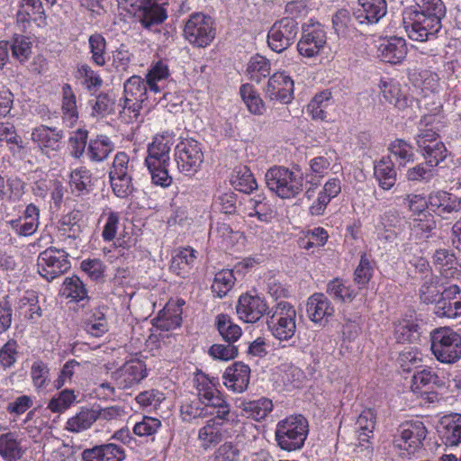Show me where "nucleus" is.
Wrapping results in <instances>:
<instances>
[{
  "mask_svg": "<svg viewBox=\"0 0 461 461\" xmlns=\"http://www.w3.org/2000/svg\"><path fill=\"white\" fill-rule=\"evenodd\" d=\"M327 294L339 302H351L357 295L356 291L339 278H334L329 282Z\"/></svg>",
  "mask_w": 461,
  "mask_h": 461,
  "instance_id": "nucleus-45",
  "label": "nucleus"
},
{
  "mask_svg": "<svg viewBox=\"0 0 461 461\" xmlns=\"http://www.w3.org/2000/svg\"><path fill=\"white\" fill-rule=\"evenodd\" d=\"M430 348L436 359L443 364H454L461 358V336L449 328L430 332Z\"/></svg>",
  "mask_w": 461,
  "mask_h": 461,
  "instance_id": "nucleus-5",
  "label": "nucleus"
},
{
  "mask_svg": "<svg viewBox=\"0 0 461 461\" xmlns=\"http://www.w3.org/2000/svg\"><path fill=\"white\" fill-rule=\"evenodd\" d=\"M174 144L175 138L168 132L155 136L148 147V156L145 159L147 167L169 165V153Z\"/></svg>",
  "mask_w": 461,
  "mask_h": 461,
  "instance_id": "nucleus-18",
  "label": "nucleus"
},
{
  "mask_svg": "<svg viewBox=\"0 0 461 461\" xmlns=\"http://www.w3.org/2000/svg\"><path fill=\"white\" fill-rule=\"evenodd\" d=\"M76 395L73 390L65 389L54 396L48 403V408L52 412H63L75 402Z\"/></svg>",
  "mask_w": 461,
  "mask_h": 461,
  "instance_id": "nucleus-58",
  "label": "nucleus"
},
{
  "mask_svg": "<svg viewBox=\"0 0 461 461\" xmlns=\"http://www.w3.org/2000/svg\"><path fill=\"white\" fill-rule=\"evenodd\" d=\"M268 189L282 199H290L303 191V178L285 167H273L265 175Z\"/></svg>",
  "mask_w": 461,
  "mask_h": 461,
  "instance_id": "nucleus-2",
  "label": "nucleus"
},
{
  "mask_svg": "<svg viewBox=\"0 0 461 461\" xmlns=\"http://www.w3.org/2000/svg\"><path fill=\"white\" fill-rule=\"evenodd\" d=\"M87 138L88 131L83 129H77L69 137L70 155L74 158H80L85 153Z\"/></svg>",
  "mask_w": 461,
  "mask_h": 461,
  "instance_id": "nucleus-59",
  "label": "nucleus"
},
{
  "mask_svg": "<svg viewBox=\"0 0 461 461\" xmlns=\"http://www.w3.org/2000/svg\"><path fill=\"white\" fill-rule=\"evenodd\" d=\"M374 174L379 185L384 189H391L396 182V171L390 158H383L375 165Z\"/></svg>",
  "mask_w": 461,
  "mask_h": 461,
  "instance_id": "nucleus-33",
  "label": "nucleus"
},
{
  "mask_svg": "<svg viewBox=\"0 0 461 461\" xmlns=\"http://www.w3.org/2000/svg\"><path fill=\"white\" fill-rule=\"evenodd\" d=\"M24 453L23 438L19 432L8 430L0 434V456L5 461H18Z\"/></svg>",
  "mask_w": 461,
  "mask_h": 461,
  "instance_id": "nucleus-24",
  "label": "nucleus"
},
{
  "mask_svg": "<svg viewBox=\"0 0 461 461\" xmlns=\"http://www.w3.org/2000/svg\"><path fill=\"white\" fill-rule=\"evenodd\" d=\"M419 327L412 321L402 320L394 328V338L399 343L413 342L419 338Z\"/></svg>",
  "mask_w": 461,
  "mask_h": 461,
  "instance_id": "nucleus-50",
  "label": "nucleus"
},
{
  "mask_svg": "<svg viewBox=\"0 0 461 461\" xmlns=\"http://www.w3.org/2000/svg\"><path fill=\"white\" fill-rule=\"evenodd\" d=\"M59 231L62 235L71 239H77L81 233V226L78 223L77 212H70L64 215L59 221Z\"/></svg>",
  "mask_w": 461,
  "mask_h": 461,
  "instance_id": "nucleus-57",
  "label": "nucleus"
},
{
  "mask_svg": "<svg viewBox=\"0 0 461 461\" xmlns=\"http://www.w3.org/2000/svg\"><path fill=\"white\" fill-rule=\"evenodd\" d=\"M64 131L56 127L39 125L32 130L31 140L38 147L41 154L50 157L61 149Z\"/></svg>",
  "mask_w": 461,
  "mask_h": 461,
  "instance_id": "nucleus-15",
  "label": "nucleus"
},
{
  "mask_svg": "<svg viewBox=\"0 0 461 461\" xmlns=\"http://www.w3.org/2000/svg\"><path fill=\"white\" fill-rule=\"evenodd\" d=\"M147 86L139 76H132L124 83V101L120 115L127 122L139 117L142 104L147 99Z\"/></svg>",
  "mask_w": 461,
  "mask_h": 461,
  "instance_id": "nucleus-7",
  "label": "nucleus"
},
{
  "mask_svg": "<svg viewBox=\"0 0 461 461\" xmlns=\"http://www.w3.org/2000/svg\"><path fill=\"white\" fill-rule=\"evenodd\" d=\"M327 41L326 32L320 23L305 24L297 43L300 55L313 58L324 49Z\"/></svg>",
  "mask_w": 461,
  "mask_h": 461,
  "instance_id": "nucleus-14",
  "label": "nucleus"
},
{
  "mask_svg": "<svg viewBox=\"0 0 461 461\" xmlns=\"http://www.w3.org/2000/svg\"><path fill=\"white\" fill-rule=\"evenodd\" d=\"M134 162L125 152H118L109 171V178L113 194L119 198H126L134 191L132 176Z\"/></svg>",
  "mask_w": 461,
  "mask_h": 461,
  "instance_id": "nucleus-6",
  "label": "nucleus"
},
{
  "mask_svg": "<svg viewBox=\"0 0 461 461\" xmlns=\"http://www.w3.org/2000/svg\"><path fill=\"white\" fill-rule=\"evenodd\" d=\"M113 150V144L110 138L105 135H98L95 140H91L87 147V155L90 160L100 162L104 161Z\"/></svg>",
  "mask_w": 461,
  "mask_h": 461,
  "instance_id": "nucleus-36",
  "label": "nucleus"
},
{
  "mask_svg": "<svg viewBox=\"0 0 461 461\" xmlns=\"http://www.w3.org/2000/svg\"><path fill=\"white\" fill-rule=\"evenodd\" d=\"M373 268L370 260L366 255H362L359 264L354 272V281L359 285V288L365 286L371 279Z\"/></svg>",
  "mask_w": 461,
  "mask_h": 461,
  "instance_id": "nucleus-63",
  "label": "nucleus"
},
{
  "mask_svg": "<svg viewBox=\"0 0 461 461\" xmlns=\"http://www.w3.org/2000/svg\"><path fill=\"white\" fill-rule=\"evenodd\" d=\"M62 110L66 117L72 121L77 119V111L76 104V96L71 86L65 84L62 87Z\"/></svg>",
  "mask_w": 461,
  "mask_h": 461,
  "instance_id": "nucleus-61",
  "label": "nucleus"
},
{
  "mask_svg": "<svg viewBox=\"0 0 461 461\" xmlns=\"http://www.w3.org/2000/svg\"><path fill=\"white\" fill-rule=\"evenodd\" d=\"M298 30V23L291 17H285L275 23L267 35L269 47L277 53L285 50L294 43Z\"/></svg>",
  "mask_w": 461,
  "mask_h": 461,
  "instance_id": "nucleus-13",
  "label": "nucleus"
},
{
  "mask_svg": "<svg viewBox=\"0 0 461 461\" xmlns=\"http://www.w3.org/2000/svg\"><path fill=\"white\" fill-rule=\"evenodd\" d=\"M214 411L212 406H207L197 397L183 402L180 407L182 419L185 421L213 415Z\"/></svg>",
  "mask_w": 461,
  "mask_h": 461,
  "instance_id": "nucleus-34",
  "label": "nucleus"
},
{
  "mask_svg": "<svg viewBox=\"0 0 461 461\" xmlns=\"http://www.w3.org/2000/svg\"><path fill=\"white\" fill-rule=\"evenodd\" d=\"M216 327L220 335L229 344L236 342L242 334L240 327L235 324L226 314L217 316Z\"/></svg>",
  "mask_w": 461,
  "mask_h": 461,
  "instance_id": "nucleus-39",
  "label": "nucleus"
},
{
  "mask_svg": "<svg viewBox=\"0 0 461 461\" xmlns=\"http://www.w3.org/2000/svg\"><path fill=\"white\" fill-rule=\"evenodd\" d=\"M379 86L384 98L399 110H404L412 105L414 99L402 95L398 83L393 80H381Z\"/></svg>",
  "mask_w": 461,
  "mask_h": 461,
  "instance_id": "nucleus-28",
  "label": "nucleus"
},
{
  "mask_svg": "<svg viewBox=\"0 0 461 461\" xmlns=\"http://www.w3.org/2000/svg\"><path fill=\"white\" fill-rule=\"evenodd\" d=\"M333 312L334 309L325 294H314L308 299L307 313L312 321L320 322Z\"/></svg>",
  "mask_w": 461,
  "mask_h": 461,
  "instance_id": "nucleus-29",
  "label": "nucleus"
},
{
  "mask_svg": "<svg viewBox=\"0 0 461 461\" xmlns=\"http://www.w3.org/2000/svg\"><path fill=\"white\" fill-rule=\"evenodd\" d=\"M95 420H97L95 410L82 409L75 416L68 419L66 429L71 432L78 433L89 429Z\"/></svg>",
  "mask_w": 461,
  "mask_h": 461,
  "instance_id": "nucleus-40",
  "label": "nucleus"
},
{
  "mask_svg": "<svg viewBox=\"0 0 461 461\" xmlns=\"http://www.w3.org/2000/svg\"><path fill=\"white\" fill-rule=\"evenodd\" d=\"M230 181L236 190L246 194L251 193L258 187V184L253 174L246 166L235 167Z\"/></svg>",
  "mask_w": 461,
  "mask_h": 461,
  "instance_id": "nucleus-32",
  "label": "nucleus"
},
{
  "mask_svg": "<svg viewBox=\"0 0 461 461\" xmlns=\"http://www.w3.org/2000/svg\"><path fill=\"white\" fill-rule=\"evenodd\" d=\"M238 346L234 344H213L209 348V355L214 359L228 361L238 356Z\"/></svg>",
  "mask_w": 461,
  "mask_h": 461,
  "instance_id": "nucleus-64",
  "label": "nucleus"
},
{
  "mask_svg": "<svg viewBox=\"0 0 461 461\" xmlns=\"http://www.w3.org/2000/svg\"><path fill=\"white\" fill-rule=\"evenodd\" d=\"M380 51L384 61L399 63L407 53L405 41L402 38H393L380 45Z\"/></svg>",
  "mask_w": 461,
  "mask_h": 461,
  "instance_id": "nucleus-35",
  "label": "nucleus"
},
{
  "mask_svg": "<svg viewBox=\"0 0 461 461\" xmlns=\"http://www.w3.org/2000/svg\"><path fill=\"white\" fill-rule=\"evenodd\" d=\"M430 117L424 116L420 125L425 123V128H420L415 140L418 149L426 148L427 145H432L434 142H441L438 140V134L432 128H427L430 123Z\"/></svg>",
  "mask_w": 461,
  "mask_h": 461,
  "instance_id": "nucleus-60",
  "label": "nucleus"
},
{
  "mask_svg": "<svg viewBox=\"0 0 461 461\" xmlns=\"http://www.w3.org/2000/svg\"><path fill=\"white\" fill-rule=\"evenodd\" d=\"M271 65L268 59L260 55L252 57L247 66V74L250 80L259 83L270 74Z\"/></svg>",
  "mask_w": 461,
  "mask_h": 461,
  "instance_id": "nucleus-43",
  "label": "nucleus"
},
{
  "mask_svg": "<svg viewBox=\"0 0 461 461\" xmlns=\"http://www.w3.org/2000/svg\"><path fill=\"white\" fill-rule=\"evenodd\" d=\"M445 15L442 0H415V4L402 13L403 27L411 40L426 41L438 32Z\"/></svg>",
  "mask_w": 461,
  "mask_h": 461,
  "instance_id": "nucleus-1",
  "label": "nucleus"
},
{
  "mask_svg": "<svg viewBox=\"0 0 461 461\" xmlns=\"http://www.w3.org/2000/svg\"><path fill=\"white\" fill-rule=\"evenodd\" d=\"M249 374L250 368L248 365L235 362L223 375L224 384L235 393H242L248 388Z\"/></svg>",
  "mask_w": 461,
  "mask_h": 461,
  "instance_id": "nucleus-26",
  "label": "nucleus"
},
{
  "mask_svg": "<svg viewBox=\"0 0 461 461\" xmlns=\"http://www.w3.org/2000/svg\"><path fill=\"white\" fill-rule=\"evenodd\" d=\"M194 384L197 391V398L207 406H212L216 411L218 418L228 419L230 417V405L216 388L213 379L198 372L194 375Z\"/></svg>",
  "mask_w": 461,
  "mask_h": 461,
  "instance_id": "nucleus-8",
  "label": "nucleus"
},
{
  "mask_svg": "<svg viewBox=\"0 0 461 461\" xmlns=\"http://www.w3.org/2000/svg\"><path fill=\"white\" fill-rule=\"evenodd\" d=\"M168 76L167 66L162 61H158L151 67L146 76V83L149 90L155 94L160 93Z\"/></svg>",
  "mask_w": 461,
  "mask_h": 461,
  "instance_id": "nucleus-38",
  "label": "nucleus"
},
{
  "mask_svg": "<svg viewBox=\"0 0 461 461\" xmlns=\"http://www.w3.org/2000/svg\"><path fill=\"white\" fill-rule=\"evenodd\" d=\"M210 234L212 238L220 240L226 247L233 245L235 240L240 237L239 231H233L225 222H217L215 226H212Z\"/></svg>",
  "mask_w": 461,
  "mask_h": 461,
  "instance_id": "nucleus-56",
  "label": "nucleus"
},
{
  "mask_svg": "<svg viewBox=\"0 0 461 461\" xmlns=\"http://www.w3.org/2000/svg\"><path fill=\"white\" fill-rule=\"evenodd\" d=\"M124 449L113 443L95 446L82 452L83 461H123Z\"/></svg>",
  "mask_w": 461,
  "mask_h": 461,
  "instance_id": "nucleus-25",
  "label": "nucleus"
},
{
  "mask_svg": "<svg viewBox=\"0 0 461 461\" xmlns=\"http://www.w3.org/2000/svg\"><path fill=\"white\" fill-rule=\"evenodd\" d=\"M336 158L333 150L327 151L325 155L317 156L310 160L311 176L318 178L323 177L328 174L331 163Z\"/></svg>",
  "mask_w": 461,
  "mask_h": 461,
  "instance_id": "nucleus-51",
  "label": "nucleus"
},
{
  "mask_svg": "<svg viewBox=\"0 0 461 461\" xmlns=\"http://www.w3.org/2000/svg\"><path fill=\"white\" fill-rule=\"evenodd\" d=\"M440 382L438 375L430 368H424L416 372L411 380V390L413 393L420 394H427L429 390L433 389L434 385Z\"/></svg>",
  "mask_w": 461,
  "mask_h": 461,
  "instance_id": "nucleus-31",
  "label": "nucleus"
},
{
  "mask_svg": "<svg viewBox=\"0 0 461 461\" xmlns=\"http://www.w3.org/2000/svg\"><path fill=\"white\" fill-rule=\"evenodd\" d=\"M434 167H427L426 164H418L406 172V178L411 182H429L434 177Z\"/></svg>",
  "mask_w": 461,
  "mask_h": 461,
  "instance_id": "nucleus-62",
  "label": "nucleus"
},
{
  "mask_svg": "<svg viewBox=\"0 0 461 461\" xmlns=\"http://www.w3.org/2000/svg\"><path fill=\"white\" fill-rule=\"evenodd\" d=\"M387 12L385 0H358V7L353 14L360 24L377 23Z\"/></svg>",
  "mask_w": 461,
  "mask_h": 461,
  "instance_id": "nucleus-23",
  "label": "nucleus"
},
{
  "mask_svg": "<svg viewBox=\"0 0 461 461\" xmlns=\"http://www.w3.org/2000/svg\"><path fill=\"white\" fill-rule=\"evenodd\" d=\"M267 325L271 334L280 341L294 338L296 331V311L285 301L277 303L268 312Z\"/></svg>",
  "mask_w": 461,
  "mask_h": 461,
  "instance_id": "nucleus-3",
  "label": "nucleus"
},
{
  "mask_svg": "<svg viewBox=\"0 0 461 461\" xmlns=\"http://www.w3.org/2000/svg\"><path fill=\"white\" fill-rule=\"evenodd\" d=\"M240 94L251 113L261 115L265 113L266 108L264 102L251 85H242L240 89Z\"/></svg>",
  "mask_w": 461,
  "mask_h": 461,
  "instance_id": "nucleus-42",
  "label": "nucleus"
},
{
  "mask_svg": "<svg viewBox=\"0 0 461 461\" xmlns=\"http://www.w3.org/2000/svg\"><path fill=\"white\" fill-rule=\"evenodd\" d=\"M294 81L282 72L275 73L268 80L265 89L266 97L271 101L288 104L293 99Z\"/></svg>",
  "mask_w": 461,
  "mask_h": 461,
  "instance_id": "nucleus-21",
  "label": "nucleus"
},
{
  "mask_svg": "<svg viewBox=\"0 0 461 461\" xmlns=\"http://www.w3.org/2000/svg\"><path fill=\"white\" fill-rule=\"evenodd\" d=\"M37 266L39 274L50 282L67 272L70 262L64 250L49 248L40 253Z\"/></svg>",
  "mask_w": 461,
  "mask_h": 461,
  "instance_id": "nucleus-12",
  "label": "nucleus"
},
{
  "mask_svg": "<svg viewBox=\"0 0 461 461\" xmlns=\"http://www.w3.org/2000/svg\"><path fill=\"white\" fill-rule=\"evenodd\" d=\"M19 309L23 311L24 317L36 321L41 316V310L38 304V297L33 292H27L19 301Z\"/></svg>",
  "mask_w": 461,
  "mask_h": 461,
  "instance_id": "nucleus-52",
  "label": "nucleus"
},
{
  "mask_svg": "<svg viewBox=\"0 0 461 461\" xmlns=\"http://www.w3.org/2000/svg\"><path fill=\"white\" fill-rule=\"evenodd\" d=\"M184 34L194 46H207L215 36L212 18L201 13L193 14L185 23Z\"/></svg>",
  "mask_w": 461,
  "mask_h": 461,
  "instance_id": "nucleus-11",
  "label": "nucleus"
},
{
  "mask_svg": "<svg viewBox=\"0 0 461 461\" xmlns=\"http://www.w3.org/2000/svg\"><path fill=\"white\" fill-rule=\"evenodd\" d=\"M236 311L240 320L254 323L267 312V305L259 296L246 294L240 296Z\"/></svg>",
  "mask_w": 461,
  "mask_h": 461,
  "instance_id": "nucleus-22",
  "label": "nucleus"
},
{
  "mask_svg": "<svg viewBox=\"0 0 461 461\" xmlns=\"http://www.w3.org/2000/svg\"><path fill=\"white\" fill-rule=\"evenodd\" d=\"M167 0H141L138 10V18L141 25L151 29L161 24L167 17Z\"/></svg>",
  "mask_w": 461,
  "mask_h": 461,
  "instance_id": "nucleus-19",
  "label": "nucleus"
},
{
  "mask_svg": "<svg viewBox=\"0 0 461 461\" xmlns=\"http://www.w3.org/2000/svg\"><path fill=\"white\" fill-rule=\"evenodd\" d=\"M429 207L443 219L461 212V199L447 191H435L428 196Z\"/></svg>",
  "mask_w": 461,
  "mask_h": 461,
  "instance_id": "nucleus-20",
  "label": "nucleus"
},
{
  "mask_svg": "<svg viewBox=\"0 0 461 461\" xmlns=\"http://www.w3.org/2000/svg\"><path fill=\"white\" fill-rule=\"evenodd\" d=\"M9 47L12 50V56L20 62L28 60L32 54V42L23 35L14 37Z\"/></svg>",
  "mask_w": 461,
  "mask_h": 461,
  "instance_id": "nucleus-53",
  "label": "nucleus"
},
{
  "mask_svg": "<svg viewBox=\"0 0 461 461\" xmlns=\"http://www.w3.org/2000/svg\"><path fill=\"white\" fill-rule=\"evenodd\" d=\"M275 434L277 445L282 449H300L308 434V422L302 415L287 417L277 423Z\"/></svg>",
  "mask_w": 461,
  "mask_h": 461,
  "instance_id": "nucleus-4",
  "label": "nucleus"
},
{
  "mask_svg": "<svg viewBox=\"0 0 461 461\" xmlns=\"http://www.w3.org/2000/svg\"><path fill=\"white\" fill-rule=\"evenodd\" d=\"M63 294L76 301L86 297L87 292L83 282L77 276L67 277L63 283Z\"/></svg>",
  "mask_w": 461,
  "mask_h": 461,
  "instance_id": "nucleus-54",
  "label": "nucleus"
},
{
  "mask_svg": "<svg viewBox=\"0 0 461 461\" xmlns=\"http://www.w3.org/2000/svg\"><path fill=\"white\" fill-rule=\"evenodd\" d=\"M92 173L86 167H79L70 173L69 185L72 192L78 194L87 192V187L91 185Z\"/></svg>",
  "mask_w": 461,
  "mask_h": 461,
  "instance_id": "nucleus-49",
  "label": "nucleus"
},
{
  "mask_svg": "<svg viewBox=\"0 0 461 461\" xmlns=\"http://www.w3.org/2000/svg\"><path fill=\"white\" fill-rule=\"evenodd\" d=\"M147 376L146 365L138 358L126 361L112 373V378L119 389H130L139 384Z\"/></svg>",
  "mask_w": 461,
  "mask_h": 461,
  "instance_id": "nucleus-16",
  "label": "nucleus"
},
{
  "mask_svg": "<svg viewBox=\"0 0 461 461\" xmlns=\"http://www.w3.org/2000/svg\"><path fill=\"white\" fill-rule=\"evenodd\" d=\"M213 415L214 417L208 420L206 424L200 429L198 433V438L202 442V446L204 447L216 445L221 440L222 434L221 432V426L223 424V421L229 420V418H218L216 411Z\"/></svg>",
  "mask_w": 461,
  "mask_h": 461,
  "instance_id": "nucleus-30",
  "label": "nucleus"
},
{
  "mask_svg": "<svg viewBox=\"0 0 461 461\" xmlns=\"http://www.w3.org/2000/svg\"><path fill=\"white\" fill-rule=\"evenodd\" d=\"M332 105L331 93L323 91L316 95L307 106L312 119L324 121Z\"/></svg>",
  "mask_w": 461,
  "mask_h": 461,
  "instance_id": "nucleus-37",
  "label": "nucleus"
},
{
  "mask_svg": "<svg viewBox=\"0 0 461 461\" xmlns=\"http://www.w3.org/2000/svg\"><path fill=\"white\" fill-rule=\"evenodd\" d=\"M435 313L448 319L461 316V288L458 285H451L441 292L435 305Z\"/></svg>",
  "mask_w": 461,
  "mask_h": 461,
  "instance_id": "nucleus-17",
  "label": "nucleus"
},
{
  "mask_svg": "<svg viewBox=\"0 0 461 461\" xmlns=\"http://www.w3.org/2000/svg\"><path fill=\"white\" fill-rule=\"evenodd\" d=\"M375 427V414L371 409L363 411L356 422V429L359 432L358 439L367 442Z\"/></svg>",
  "mask_w": 461,
  "mask_h": 461,
  "instance_id": "nucleus-47",
  "label": "nucleus"
},
{
  "mask_svg": "<svg viewBox=\"0 0 461 461\" xmlns=\"http://www.w3.org/2000/svg\"><path fill=\"white\" fill-rule=\"evenodd\" d=\"M392 154L396 158L400 166L414 160L412 147L402 139H397L390 145Z\"/></svg>",
  "mask_w": 461,
  "mask_h": 461,
  "instance_id": "nucleus-55",
  "label": "nucleus"
},
{
  "mask_svg": "<svg viewBox=\"0 0 461 461\" xmlns=\"http://www.w3.org/2000/svg\"><path fill=\"white\" fill-rule=\"evenodd\" d=\"M442 442L447 447H456L461 443V415L445 417L438 430Z\"/></svg>",
  "mask_w": 461,
  "mask_h": 461,
  "instance_id": "nucleus-27",
  "label": "nucleus"
},
{
  "mask_svg": "<svg viewBox=\"0 0 461 461\" xmlns=\"http://www.w3.org/2000/svg\"><path fill=\"white\" fill-rule=\"evenodd\" d=\"M428 431L420 420H409L401 424L394 436L393 445L408 455H413L423 447Z\"/></svg>",
  "mask_w": 461,
  "mask_h": 461,
  "instance_id": "nucleus-9",
  "label": "nucleus"
},
{
  "mask_svg": "<svg viewBox=\"0 0 461 461\" xmlns=\"http://www.w3.org/2000/svg\"><path fill=\"white\" fill-rule=\"evenodd\" d=\"M429 167H436L447 157V149L443 142H434L426 148L418 149Z\"/></svg>",
  "mask_w": 461,
  "mask_h": 461,
  "instance_id": "nucleus-44",
  "label": "nucleus"
},
{
  "mask_svg": "<svg viewBox=\"0 0 461 461\" xmlns=\"http://www.w3.org/2000/svg\"><path fill=\"white\" fill-rule=\"evenodd\" d=\"M175 160L178 170L185 176L194 175L203 161L201 144L194 139H185L176 145Z\"/></svg>",
  "mask_w": 461,
  "mask_h": 461,
  "instance_id": "nucleus-10",
  "label": "nucleus"
},
{
  "mask_svg": "<svg viewBox=\"0 0 461 461\" xmlns=\"http://www.w3.org/2000/svg\"><path fill=\"white\" fill-rule=\"evenodd\" d=\"M91 60L97 66L106 64V41L100 33H94L88 39Z\"/></svg>",
  "mask_w": 461,
  "mask_h": 461,
  "instance_id": "nucleus-48",
  "label": "nucleus"
},
{
  "mask_svg": "<svg viewBox=\"0 0 461 461\" xmlns=\"http://www.w3.org/2000/svg\"><path fill=\"white\" fill-rule=\"evenodd\" d=\"M233 271L230 269H222L215 274L212 291L219 298H222L231 290L235 283Z\"/></svg>",
  "mask_w": 461,
  "mask_h": 461,
  "instance_id": "nucleus-46",
  "label": "nucleus"
},
{
  "mask_svg": "<svg viewBox=\"0 0 461 461\" xmlns=\"http://www.w3.org/2000/svg\"><path fill=\"white\" fill-rule=\"evenodd\" d=\"M240 408L249 417L255 420H260L267 417L272 411L273 403L272 401L267 398H260L255 401L243 402L240 404Z\"/></svg>",
  "mask_w": 461,
  "mask_h": 461,
  "instance_id": "nucleus-41",
  "label": "nucleus"
}]
</instances>
